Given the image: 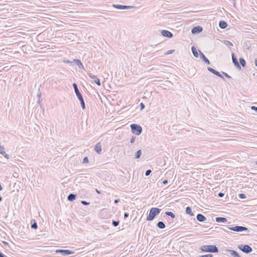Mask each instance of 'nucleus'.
Masks as SVG:
<instances>
[{"mask_svg": "<svg viewBox=\"0 0 257 257\" xmlns=\"http://www.w3.org/2000/svg\"><path fill=\"white\" fill-rule=\"evenodd\" d=\"M72 86L74 88L75 93L79 100L80 102V104L81 106V107L83 109H85V102L83 98V96L82 95L81 93H80V91L79 90L77 85L75 83H73L72 84Z\"/></svg>", "mask_w": 257, "mask_h": 257, "instance_id": "obj_1", "label": "nucleus"}, {"mask_svg": "<svg viewBox=\"0 0 257 257\" xmlns=\"http://www.w3.org/2000/svg\"><path fill=\"white\" fill-rule=\"evenodd\" d=\"M200 249L203 252L211 253H216L219 251L218 248L215 245H204L202 246Z\"/></svg>", "mask_w": 257, "mask_h": 257, "instance_id": "obj_2", "label": "nucleus"}, {"mask_svg": "<svg viewBox=\"0 0 257 257\" xmlns=\"http://www.w3.org/2000/svg\"><path fill=\"white\" fill-rule=\"evenodd\" d=\"M161 211V209L158 208L153 207L151 208L149 215L147 217V220H153L155 218V217L160 213Z\"/></svg>", "mask_w": 257, "mask_h": 257, "instance_id": "obj_3", "label": "nucleus"}, {"mask_svg": "<svg viewBox=\"0 0 257 257\" xmlns=\"http://www.w3.org/2000/svg\"><path fill=\"white\" fill-rule=\"evenodd\" d=\"M225 227L227 229L236 232H242L243 231H248V229L247 227L242 226L236 225L234 226H232L231 225H226Z\"/></svg>", "mask_w": 257, "mask_h": 257, "instance_id": "obj_4", "label": "nucleus"}, {"mask_svg": "<svg viewBox=\"0 0 257 257\" xmlns=\"http://www.w3.org/2000/svg\"><path fill=\"white\" fill-rule=\"evenodd\" d=\"M131 128L132 130V133L135 134L136 135H140L142 132V127L141 125L136 124L133 123L131 125Z\"/></svg>", "mask_w": 257, "mask_h": 257, "instance_id": "obj_5", "label": "nucleus"}, {"mask_svg": "<svg viewBox=\"0 0 257 257\" xmlns=\"http://www.w3.org/2000/svg\"><path fill=\"white\" fill-rule=\"evenodd\" d=\"M238 248L240 249L242 251L246 253H249L252 252V249L248 245H239L238 246Z\"/></svg>", "mask_w": 257, "mask_h": 257, "instance_id": "obj_6", "label": "nucleus"}, {"mask_svg": "<svg viewBox=\"0 0 257 257\" xmlns=\"http://www.w3.org/2000/svg\"><path fill=\"white\" fill-rule=\"evenodd\" d=\"M113 7L116 8L117 9L120 10H130L132 9L135 8L134 6H125V5H112Z\"/></svg>", "mask_w": 257, "mask_h": 257, "instance_id": "obj_7", "label": "nucleus"}, {"mask_svg": "<svg viewBox=\"0 0 257 257\" xmlns=\"http://www.w3.org/2000/svg\"><path fill=\"white\" fill-rule=\"evenodd\" d=\"M56 253H60L63 255H67L74 253V251L68 249H57L56 250Z\"/></svg>", "mask_w": 257, "mask_h": 257, "instance_id": "obj_8", "label": "nucleus"}, {"mask_svg": "<svg viewBox=\"0 0 257 257\" xmlns=\"http://www.w3.org/2000/svg\"><path fill=\"white\" fill-rule=\"evenodd\" d=\"M203 31V28L201 26H197L193 27L191 30V33L193 34H199Z\"/></svg>", "mask_w": 257, "mask_h": 257, "instance_id": "obj_9", "label": "nucleus"}, {"mask_svg": "<svg viewBox=\"0 0 257 257\" xmlns=\"http://www.w3.org/2000/svg\"><path fill=\"white\" fill-rule=\"evenodd\" d=\"M232 62L234 64V65L235 66V67L239 69H241V66L239 63H238L237 58L235 57V55L234 53H232Z\"/></svg>", "mask_w": 257, "mask_h": 257, "instance_id": "obj_10", "label": "nucleus"}, {"mask_svg": "<svg viewBox=\"0 0 257 257\" xmlns=\"http://www.w3.org/2000/svg\"><path fill=\"white\" fill-rule=\"evenodd\" d=\"M161 33L162 36L169 38H171L173 36V34L171 32L166 30H162Z\"/></svg>", "mask_w": 257, "mask_h": 257, "instance_id": "obj_11", "label": "nucleus"}, {"mask_svg": "<svg viewBox=\"0 0 257 257\" xmlns=\"http://www.w3.org/2000/svg\"><path fill=\"white\" fill-rule=\"evenodd\" d=\"M225 251L229 253L233 257H241L240 255L238 254V253L235 250L229 249H226L225 250Z\"/></svg>", "mask_w": 257, "mask_h": 257, "instance_id": "obj_12", "label": "nucleus"}, {"mask_svg": "<svg viewBox=\"0 0 257 257\" xmlns=\"http://www.w3.org/2000/svg\"><path fill=\"white\" fill-rule=\"evenodd\" d=\"M207 70L210 71V72L212 73L213 74H214V75L219 77H221L223 79H224L223 77L222 76V75L220 74V73L215 70H214V69L211 68V67H207Z\"/></svg>", "mask_w": 257, "mask_h": 257, "instance_id": "obj_13", "label": "nucleus"}, {"mask_svg": "<svg viewBox=\"0 0 257 257\" xmlns=\"http://www.w3.org/2000/svg\"><path fill=\"white\" fill-rule=\"evenodd\" d=\"M88 76L92 79H93L94 82L98 86L101 85L100 79L97 77L96 75H94L91 73L88 74Z\"/></svg>", "mask_w": 257, "mask_h": 257, "instance_id": "obj_14", "label": "nucleus"}, {"mask_svg": "<svg viewBox=\"0 0 257 257\" xmlns=\"http://www.w3.org/2000/svg\"><path fill=\"white\" fill-rule=\"evenodd\" d=\"M199 51L200 58L207 65L210 64V61L206 57V56L204 55V54L201 52L200 51Z\"/></svg>", "mask_w": 257, "mask_h": 257, "instance_id": "obj_15", "label": "nucleus"}, {"mask_svg": "<svg viewBox=\"0 0 257 257\" xmlns=\"http://www.w3.org/2000/svg\"><path fill=\"white\" fill-rule=\"evenodd\" d=\"M0 154L4 156L7 159H9V155L6 154L5 152V148L4 146H0Z\"/></svg>", "mask_w": 257, "mask_h": 257, "instance_id": "obj_16", "label": "nucleus"}, {"mask_svg": "<svg viewBox=\"0 0 257 257\" xmlns=\"http://www.w3.org/2000/svg\"><path fill=\"white\" fill-rule=\"evenodd\" d=\"M196 219L199 222H203L207 219L205 216L200 213H199L197 215Z\"/></svg>", "mask_w": 257, "mask_h": 257, "instance_id": "obj_17", "label": "nucleus"}, {"mask_svg": "<svg viewBox=\"0 0 257 257\" xmlns=\"http://www.w3.org/2000/svg\"><path fill=\"white\" fill-rule=\"evenodd\" d=\"M94 150L98 154H100L101 153V145L100 142L96 144Z\"/></svg>", "mask_w": 257, "mask_h": 257, "instance_id": "obj_18", "label": "nucleus"}, {"mask_svg": "<svg viewBox=\"0 0 257 257\" xmlns=\"http://www.w3.org/2000/svg\"><path fill=\"white\" fill-rule=\"evenodd\" d=\"M215 221L218 223H220V222L225 223V222H227V219L226 218L223 217H217L215 218Z\"/></svg>", "mask_w": 257, "mask_h": 257, "instance_id": "obj_19", "label": "nucleus"}, {"mask_svg": "<svg viewBox=\"0 0 257 257\" xmlns=\"http://www.w3.org/2000/svg\"><path fill=\"white\" fill-rule=\"evenodd\" d=\"M191 50H192V52L193 54V56L196 58H198L199 57V55H198V51H197V50L196 48V47L194 46H192Z\"/></svg>", "mask_w": 257, "mask_h": 257, "instance_id": "obj_20", "label": "nucleus"}, {"mask_svg": "<svg viewBox=\"0 0 257 257\" xmlns=\"http://www.w3.org/2000/svg\"><path fill=\"white\" fill-rule=\"evenodd\" d=\"M219 27L221 29H225L227 27V23L225 21H220L219 22Z\"/></svg>", "mask_w": 257, "mask_h": 257, "instance_id": "obj_21", "label": "nucleus"}, {"mask_svg": "<svg viewBox=\"0 0 257 257\" xmlns=\"http://www.w3.org/2000/svg\"><path fill=\"white\" fill-rule=\"evenodd\" d=\"M73 63H75L79 68H83V66L80 60L78 59H74Z\"/></svg>", "mask_w": 257, "mask_h": 257, "instance_id": "obj_22", "label": "nucleus"}, {"mask_svg": "<svg viewBox=\"0 0 257 257\" xmlns=\"http://www.w3.org/2000/svg\"><path fill=\"white\" fill-rule=\"evenodd\" d=\"M76 197V195L75 194H74L71 193V194H70L68 196V197H67V199H68V200H69V201H74V200H75Z\"/></svg>", "mask_w": 257, "mask_h": 257, "instance_id": "obj_23", "label": "nucleus"}, {"mask_svg": "<svg viewBox=\"0 0 257 257\" xmlns=\"http://www.w3.org/2000/svg\"><path fill=\"white\" fill-rule=\"evenodd\" d=\"M185 212L186 214L190 215L191 216H194V213L192 211V209L190 207L188 206L186 208Z\"/></svg>", "mask_w": 257, "mask_h": 257, "instance_id": "obj_24", "label": "nucleus"}, {"mask_svg": "<svg viewBox=\"0 0 257 257\" xmlns=\"http://www.w3.org/2000/svg\"><path fill=\"white\" fill-rule=\"evenodd\" d=\"M157 226L160 229H164L166 225L163 221H159L157 224Z\"/></svg>", "mask_w": 257, "mask_h": 257, "instance_id": "obj_25", "label": "nucleus"}, {"mask_svg": "<svg viewBox=\"0 0 257 257\" xmlns=\"http://www.w3.org/2000/svg\"><path fill=\"white\" fill-rule=\"evenodd\" d=\"M240 65H241L243 67H244L246 66V62L245 60L242 58H240L239 59Z\"/></svg>", "mask_w": 257, "mask_h": 257, "instance_id": "obj_26", "label": "nucleus"}, {"mask_svg": "<svg viewBox=\"0 0 257 257\" xmlns=\"http://www.w3.org/2000/svg\"><path fill=\"white\" fill-rule=\"evenodd\" d=\"M142 150H138V151L136 153V154H135V158H136V159H139V158L141 157V155H142Z\"/></svg>", "mask_w": 257, "mask_h": 257, "instance_id": "obj_27", "label": "nucleus"}, {"mask_svg": "<svg viewBox=\"0 0 257 257\" xmlns=\"http://www.w3.org/2000/svg\"><path fill=\"white\" fill-rule=\"evenodd\" d=\"M165 214L167 216H170L172 218H175V215L172 212L170 211H166L165 212Z\"/></svg>", "mask_w": 257, "mask_h": 257, "instance_id": "obj_28", "label": "nucleus"}, {"mask_svg": "<svg viewBox=\"0 0 257 257\" xmlns=\"http://www.w3.org/2000/svg\"><path fill=\"white\" fill-rule=\"evenodd\" d=\"M224 43L226 46L228 47L232 46L233 45L232 43L228 40L224 41Z\"/></svg>", "mask_w": 257, "mask_h": 257, "instance_id": "obj_29", "label": "nucleus"}, {"mask_svg": "<svg viewBox=\"0 0 257 257\" xmlns=\"http://www.w3.org/2000/svg\"><path fill=\"white\" fill-rule=\"evenodd\" d=\"M119 223V221L112 220V225H113L114 227H116V226H117L118 225Z\"/></svg>", "mask_w": 257, "mask_h": 257, "instance_id": "obj_30", "label": "nucleus"}, {"mask_svg": "<svg viewBox=\"0 0 257 257\" xmlns=\"http://www.w3.org/2000/svg\"><path fill=\"white\" fill-rule=\"evenodd\" d=\"M34 222L31 225V227L33 229H37V227H38V226H37V223L36 222V221L35 220H34Z\"/></svg>", "mask_w": 257, "mask_h": 257, "instance_id": "obj_31", "label": "nucleus"}, {"mask_svg": "<svg viewBox=\"0 0 257 257\" xmlns=\"http://www.w3.org/2000/svg\"><path fill=\"white\" fill-rule=\"evenodd\" d=\"M238 197L240 199H245L246 198V195L243 193L239 194Z\"/></svg>", "mask_w": 257, "mask_h": 257, "instance_id": "obj_32", "label": "nucleus"}, {"mask_svg": "<svg viewBox=\"0 0 257 257\" xmlns=\"http://www.w3.org/2000/svg\"><path fill=\"white\" fill-rule=\"evenodd\" d=\"M63 62L65 63L70 64V65H72V64L73 63V61H71L68 60H63Z\"/></svg>", "mask_w": 257, "mask_h": 257, "instance_id": "obj_33", "label": "nucleus"}, {"mask_svg": "<svg viewBox=\"0 0 257 257\" xmlns=\"http://www.w3.org/2000/svg\"><path fill=\"white\" fill-rule=\"evenodd\" d=\"M175 51V50H170L165 53V55H170L172 54Z\"/></svg>", "mask_w": 257, "mask_h": 257, "instance_id": "obj_34", "label": "nucleus"}, {"mask_svg": "<svg viewBox=\"0 0 257 257\" xmlns=\"http://www.w3.org/2000/svg\"><path fill=\"white\" fill-rule=\"evenodd\" d=\"M89 161H88V158L87 157H85L83 159V163L85 164V163H88Z\"/></svg>", "mask_w": 257, "mask_h": 257, "instance_id": "obj_35", "label": "nucleus"}, {"mask_svg": "<svg viewBox=\"0 0 257 257\" xmlns=\"http://www.w3.org/2000/svg\"><path fill=\"white\" fill-rule=\"evenodd\" d=\"M151 172H152L151 170H150V169L148 170H147V171H146V172H145V175H146V176H149V175H150V174L151 173Z\"/></svg>", "mask_w": 257, "mask_h": 257, "instance_id": "obj_36", "label": "nucleus"}, {"mask_svg": "<svg viewBox=\"0 0 257 257\" xmlns=\"http://www.w3.org/2000/svg\"><path fill=\"white\" fill-rule=\"evenodd\" d=\"M213 255L212 254H207L205 255H200L199 257H212Z\"/></svg>", "mask_w": 257, "mask_h": 257, "instance_id": "obj_37", "label": "nucleus"}, {"mask_svg": "<svg viewBox=\"0 0 257 257\" xmlns=\"http://www.w3.org/2000/svg\"><path fill=\"white\" fill-rule=\"evenodd\" d=\"M136 139V137H135V136H132L131 139V141H130V143L132 144H133L135 141V140Z\"/></svg>", "mask_w": 257, "mask_h": 257, "instance_id": "obj_38", "label": "nucleus"}, {"mask_svg": "<svg viewBox=\"0 0 257 257\" xmlns=\"http://www.w3.org/2000/svg\"><path fill=\"white\" fill-rule=\"evenodd\" d=\"M81 203L83 204V205H89L90 203L89 202H88L86 201H84V200H82L81 201Z\"/></svg>", "mask_w": 257, "mask_h": 257, "instance_id": "obj_39", "label": "nucleus"}, {"mask_svg": "<svg viewBox=\"0 0 257 257\" xmlns=\"http://www.w3.org/2000/svg\"><path fill=\"white\" fill-rule=\"evenodd\" d=\"M140 106L141 110H143L145 107V104L143 102L141 103Z\"/></svg>", "mask_w": 257, "mask_h": 257, "instance_id": "obj_40", "label": "nucleus"}, {"mask_svg": "<svg viewBox=\"0 0 257 257\" xmlns=\"http://www.w3.org/2000/svg\"><path fill=\"white\" fill-rule=\"evenodd\" d=\"M223 74L227 78H230L231 76L229 75L227 73L222 72Z\"/></svg>", "mask_w": 257, "mask_h": 257, "instance_id": "obj_41", "label": "nucleus"}, {"mask_svg": "<svg viewBox=\"0 0 257 257\" xmlns=\"http://www.w3.org/2000/svg\"><path fill=\"white\" fill-rule=\"evenodd\" d=\"M41 96V92L39 91V92H38V93L37 94V97L39 98L38 102L40 101Z\"/></svg>", "mask_w": 257, "mask_h": 257, "instance_id": "obj_42", "label": "nucleus"}, {"mask_svg": "<svg viewBox=\"0 0 257 257\" xmlns=\"http://www.w3.org/2000/svg\"><path fill=\"white\" fill-rule=\"evenodd\" d=\"M251 109L253 110H254L256 112H257V107L256 106H252L251 107Z\"/></svg>", "mask_w": 257, "mask_h": 257, "instance_id": "obj_43", "label": "nucleus"}, {"mask_svg": "<svg viewBox=\"0 0 257 257\" xmlns=\"http://www.w3.org/2000/svg\"><path fill=\"white\" fill-rule=\"evenodd\" d=\"M224 195V193H222V192H219L218 194V196L219 197H223Z\"/></svg>", "mask_w": 257, "mask_h": 257, "instance_id": "obj_44", "label": "nucleus"}, {"mask_svg": "<svg viewBox=\"0 0 257 257\" xmlns=\"http://www.w3.org/2000/svg\"><path fill=\"white\" fill-rule=\"evenodd\" d=\"M128 216H129V214H128V213H127V212H125V213H124V218H125H125H127V217H128Z\"/></svg>", "mask_w": 257, "mask_h": 257, "instance_id": "obj_45", "label": "nucleus"}, {"mask_svg": "<svg viewBox=\"0 0 257 257\" xmlns=\"http://www.w3.org/2000/svg\"><path fill=\"white\" fill-rule=\"evenodd\" d=\"M168 183V181L167 180H164L163 182H162V183L164 185H166Z\"/></svg>", "mask_w": 257, "mask_h": 257, "instance_id": "obj_46", "label": "nucleus"}, {"mask_svg": "<svg viewBox=\"0 0 257 257\" xmlns=\"http://www.w3.org/2000/svg\"><path fill=\"white\" fill-rule=\"evenodd\" d=\"M0 257H6V255L0 251Z\"/></svg>", "mask_w": 257, "mask_h": 257, "instance_id": "obj_47", "label": "nucleus"}, {"mask_svg": "<svg viewBox=\"0 0 257 257\" xmlns=\"http://www.w3.org/2000/svg\"><path fill=\"white\" fill-rule=\"evenodd\" d=\"M119 201V199H115L114 201V203L116 204V203H117Z\"/></svg>", "mask_w": 257, "mask_h": 257, "instance_id": "obj_48", "label": "nucleus"}, {"mask_svg": "<svg viewBox=\"0 0 257 257\" xmlns=\"http://www.w3.org/2000/svg\"><path fill=\"white\" fill-rule=\"evenodd\" d=\"M254 63H255V66L257 67V58L255 59Z\"/></svg>", "mask_w": 257, "mask_h": 257, "instance_id": "obj_49", "label": "nucleus"}, {"mask_svg": "<svg viewBox=\"0 0 257 257\" xmlns=\"http://www.w3.org/2000/svg\"><path fill=\"white\" fill-rule=\"evenodd\" d=\"M3 243H4L5 245H9V243H8L7 242L4 241V242H3Z\"/></svg>", "mask_w": 257, "mask_h": 257, "instance_id": "obj_50", "label": "nucleus"}, {"mask_svg": "<svg viewBox=\"0 0 257 257\" xmlns=\"http://www.w3.org/2000/svg\"><path fill=\"white\" fill-rule=\"evenodd\" d=\"M96 192H97L98 194H100V192L98 190L96 189Z\"/></svg>", "mask_w": 257, "mask_h": 257, "instance_id": "obj_51", "label": "nucleus"}, {"mask_svg": "<svg viewBox=\"0 0 257 257\" xmlns=\"http://www.w3.org/2000/svg\"><path fill=\"white\" fill-rule=\"evenodd\" d=\"M2 197L0 196V202L2 201Z\"/></svg>", "mask_w": 257, "mask_h": 257, "instance_id": "obj_52", "label": "nucleus"}]
</instances>
